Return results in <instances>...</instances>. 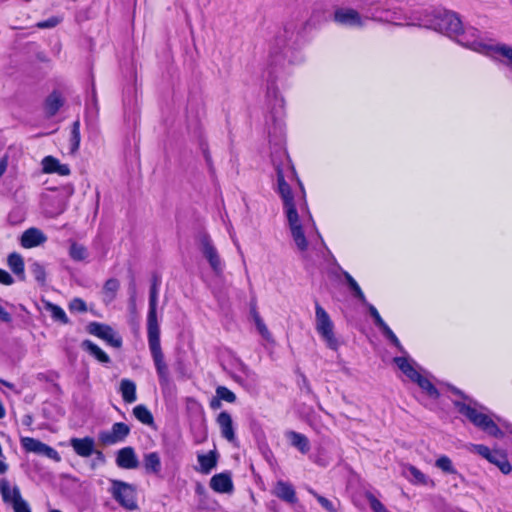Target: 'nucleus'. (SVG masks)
Masks as SVG:
<instances>
[{
	"mask_svg": "<svg viewBox=\"0 0 512 512\" xmlns=\"http://www.w3.org/2000/svg\"><path fill=\"white\" fill-rule=\"evenodd\" d=\"M161 279L157 274L152 276V283L149 292V310L147 315V334L149 349L153 358L159 383L166 386L170 382L169 369L164 360V355L160 344V328L157 320V299L158 288Z\"/></svg>",
	"mask_w": 512,
	"mask_h": 512,
	"instance_id": "obj_1",
	"label": "nucleus"
},
{
	"mask_svg": "<svg viewBox=\"0 0 512 512\" xmlns=\"http://www.w3.org/2000/svg\"><path fill=\"white\" fill-rule=\"evenodd\" d=\"M275 170L278 184L277 191L283 201V207L291 230L292 238L300 251H306L308 248V241L300 223L293 192L290 185L285 180L283 168L279 164H275Z\"/></svg>",
	"mask_w": 512,
	"mask_h": 512,
	"instance_id": "obj_2",
	"label": "nucleus"
},
{
	"mask_svg": "<svg viewBox=\"0 0 512 512\" xmlns=\"http://www.w3.org/2000/svg\"><path fill=\"white\" fill-rule=\"evenodd\" d=\"M427 27L434 29L440 33L446 34L451 38H455L461 45L460 39L473 40L478 37V31L474 28L463 30L462 22L458 15L452 11H437L434 14L431 23Z\"/></svg>",
	"mask_w": 512,
	"mask_h": 512,
	"instance_id": "obj_3",
	"label": "nucleus"
},
{
	"mask_svg": "<svg viewBox=\"0 0 512 512\" xmlns=\"http://www.w3.org/2000/svg\"><path fill=\"white\" fill-rule=\"evenodd\" d=\"M453 404L460 414L487 434L495 438H502L504 436V433L488 415L477 411V409L470 404L458 400L453 401Z\"/></svg>",
	"mask_w": 512,
	"mask_h": 512,
	"instance_id": "obj_4",
	"label": "nucleus"
},
{
	"mask_svg": "<svg viewBox=\"0 0 512 512\" xmlns=\"http://www.w3.org/2000/svg\"><path fill=\"white\" fill-rule=\"evenodd\" d=\"M315 328L329 349L338 350L339 341L334 334V324L326 310L317 302L315 304Z\"/></svg>",
	"mask_w": 512,
	"mask_h": 512,
	"instance_id": "obj_5",
	"label": "nucleus"
},
{
	"mask_svg": "<svg viewBox=\"0 0 512 512\" xmlns=\"http://www.w3.org/2000/svg\"><path fill=\"white\" fill-rule=\"evenodd\" d=\"M459 41L462 46L478 52H483L495 60L498 59V55L502 56L505 59L503 63L512 67V47L506 44L486 45L483 44L479 38H474L473 40H466L462 38Z\"/></svg>",
	"mask_w": 512,
	"mask_h": 512,
	"instance_id": "obj_6",
	"label": "nucleus"
},
{
	"mask_svg": "<svg viewBox=\"0 0 512 512\" xmlns=\"http://www.w3.org/2000/svg\"><path fill=\"white\" fill-rule=\"evenodd\" d=\"M195 239L215 275L220 276L223 273L224 265L210 235L205 230H200Z\"/></svg>",
	"mask_w": 512,
	"mask_h": 512,
	"instance_id": "obj_7",
	"label": "nucleus"
},
{
	"mask_svg": "<svg viewBox=\"0 0 512 512\" xmlns=\"http://www.w3.org/2000/svg\"><path fill=\"white\" fill-rule=\"evenodd\" d=\"M111 493L113 498L124 508L135 510L138 508L136 502V489L132 484L121 480H112Z\"/></svg>",
	"mask_w": 512,
	"mask_h": 512,
	"instance_id": "obj_8",
	"label": "nucleus"
},
{
	"mask_svg": "<svg viewBox=\"0 0 512 512\" xmlns=\"http://www.w3.org/2000/svg\"><path fill=\"white\" fill-rule=\"evenodd\" d=\"M0 493L5 503H11L14 512H31L28 503L22 498L18 486L10 487L6 478L0 480Z\"/></svg>",
	"mask_w": 512,
	"mask_h": 512,
	"instance_id": "obj_9",
	"label": "nucleus"
},
{
	"mask_svg": "<svg viewBox=\"0 0 512 512\" xmlns=\"http://www.w3.org/2000/svg\"><path fill=\"white\" fill-rule=\"evenodd\" d=\"M87 331L90 334L106 341L114 348H120L122 346L123 341L121 336H119L114 329L107 324L91 322L87 326Z\"/></svg>",
	"mask_w": 512,
	"mask_h": 512,
	"instance_id": "obj_10",
	"label": "nucleus"
},
{
	"mask_svg": "<svg viewBox=\"0 0 512 512\" xmlns=\"http://www.w3.org/2000/svg\"><path fill=\"white\" fill-rule=\"evenodd\" d=\"M129 433L130 427L127 424L123 422H117L112 425L111 430L100 432L99 440L104 445H112L124 441Z\"/></svg>",
	"mask_w": 512,
	"mask_h": 512,
	"instance_id": "obj_11",
	"label": "nucleus"
},
{
	"mask_svg": "<svg viewBox=\"0 0 512 512\" xmlns=\"http://www.w3.org/2000/svg\"><path fill=\"white\" fill-rule=\"evenodd\" d=\"M334 20L340 25L362 27L363 20L358 11L352 8H339L334 12Z\"/></svg>",
	"mask_w": 512,
	"mask_h": 512,
	"instance_id": "obj_12",
	"label": "nucleus"
},
{
	"mask_svg": "<svg viewBox=\"0 0 512 512\" xmlns=\"http://www.w3.org/2000/svg\"><path fill=\"white\" fill-rule=\"evenodd\" d=\"M272 493L283 502L294 505L298 502L296 491L293 485L287 481L278 480Z\"/></svg>",
	"mask_w": 512,
	"mask_h": 512,
	"instance_id": "obj_13",
	"label": "nucleus"
},
{
	"mask_svg": "<svg viewBox=\"0 0 512 512\" xmlns=\"http://www.w3.org/2000/svg\"><path fill=\"white\" fill-rule=\"evenodd\" d=\"M210 488L221 494H231L234 490L231 474L229 472H222L215 474L210 479Z\"/></svg>",
	"mask_w": 512,
	"mask_h": 512,
	"instance_id": "obj_14",
	"label": "nucleus"
},
{
	"mask_svg": "<svg viewBox=\"0 0 512 512\" xmlns=\"http://www.w3.org/2000/svg\"><path fill=\"white\" fill-rule=\"evenodd\" d=\"M116 464L122 469H136L139 466V461L134 451V448L128 446L120 449L117 452Z\"/></svg>",
	"mask_w": 512,
	"mask_h": 512,
	"instance_id": "obj_15",
	"label": "nucleus"
},
{
	"mask_svg": "<svg viewBox=\"0 0 512 512\" xmlns=\"http://www.w3.org/2000/svg\"><path fill=\"white\" fill-rule=\"evenodd\" d=\"M46 235L38 228H29L21 236V245L24 248H32L46 242Z\"/></svg>",
	"mask_w": 512,
	"mask_h": 512,
	"instance_id": "obj_16",
	"label": "nucleus"
},
{
	"mask_svg": "<svg viewBox=\"0 0 512 512\" xmlns=\"http://www.w3.org/2000/svg\"><path fill=\"white\" fill-rule=\"evenodd\" d=\"M70 445L75 453L81 457H89L94 453L95 442L91 437L72 438Z\"/></svg>",
	"mask_w": 512,
	"mask_h": 512,
	"instance_id": "obj_17",
	"label": "nucleus"
},
{
	"mask_svg": "<svg viewBox=\"0 0 512 512\" xmlns=\"http://www.w3.org/2000/svg\"><path fill=\"white\" fill-rule=\"evenodd\" d=\"M216 421L220 427L222 437L229 442H234L236 437L231 415L228 412L223 411L217 416Z\"/></svg>",
	"mask_w": 512,
	"mask_h": 512,
	"instance_id": "obj_18",
	"label": "nucleus"
},
{
	"mask_svg": "<svg viewBox=\"0 0 512 512\" xmlns=\"http://www.w3.org/2000/svg\"><path fill=\"white\" fill-rule=\"evenodd\" d=\"M64 105V99L60 92L53 91L47 96L44 102L45 114L48 118H51L57 114L60 108Z\"/></svg>",
	"mask_w": 512,
	"mask_h": 512,
	"instance_id": "obj_19",
	"label": "nucleus"
},
{
	"mask_svg": "<svg viewBox=\"0 0 512 512\" xmlns=\"http://www.w3.org/2000/svg\"><path fill=\"white\" fill-rule=\"evenodd\" d=\"M286 437L290 441V444L298 449L302 454L309 452L310 442L304 434L296 431H288L286 432Z\"/></svg>",
	"mask_w": 512,
	"mask_h": 512,
	"instance_id": "obj_20",
	"label": "nucleus"
},
{
	"mask_svg": "<svg viewBox=\"0 0 512 512\" xmlns=\"http://www.w3.org/2000/svg\"><path fill=\"white\" fill-rule=\"evenodd\" d=\"M197 459L200 465V472L203 474H209L217 465L218 454L216 451H210L207 454H199Z\"/></svg>",
	"mask_w": 512,
	"mask_h": 512,
	"instance_id": "obj_21",
	"label": "nucleus"
},
{
	"mask_svg": "<svg viewBox=\"0 0 512 512\" xmlns=\"http://www.w3.org/2000/svg\"><path fill=\"white\" fill-rule=\"evenodd\" d=\"M143 465L147 473L158 475L161 471V459L157 452L146 453L143 457Z\"/></svg>",
	"mask_w": 512,
	"mask_h": 512,
	"instance_id": "obj_22",
	"label": "nucleus"
},
{
	"mask_svg": "<svg viewBox=\"0 0 512 512\" xmlns=\"http://www.w3.org/2000/svg\"><path fill=\"white\" fill-rule=\"evenodd\" d=\"M120 392L125 403L136 401V384L130 379H122L120 382Z\"/></svg>",
	"mask_w": 512,
	"mask_h": 512,
	"instance_id": "obj_23",
	"label": "nucleus"
},
{
	"mask_svg": "<svg viewBox=\"0 0 512 512\" xmlns=\"http://www.w3.org/2000/svg\"><path fill=\"white\" fill-rule=\"evenodd\" d=\"M82 348L87 351L90 355L95 357L101 363H109L110 357L95 343L91 340H84L81 344Z\"/></svg>",
	"mask_w": 512,
	"mask_h": 512,
	"instance_id": "obj_24",
	"label": "nucleus"
},
{
	"mask_svg": "<svg viewBox=\"0 0 512 512\" xmlns=\"http://www.w3.org/2000/svg\"><path fill=\"white\" fill-rule=\"evenodd\" d=\"M394 362L398 368L413 382L420 377V373L413 367L409 360L405 357H395Z\"/></svg>",
	"mask_w": 512,
	"mask_h": 512,
	"instance_id": "obj_25",
	"label": "nucleus"
},
{
	"mask_svg": "<svg viewBox=\"0 0 512 512\" xmlns=\"http://www.w3.org/2000/svg\"><path fill=\"white\" fill-rule=\"evenodd\" d=\"M8 265L12 272L17 275L20 280H25V273H24V261L20 254L18 253H11L8 256Z\"/></svg>",
	"mask_w": 512,
	"mask_h": 512,
	"instance_id": "obj_26",
	"label": "nucleus"
},
{
	"mask_svg": "<svg viewBox=\"0 0 512 512\" xmlns=\"http://www.w3.org/2000/svg\"><path fill=\"white\" fill-rule=\"evenodd\" d=\"M342 274L353 296L357 298L362 304H367V299L356 280L347 271L342 270Z\"/></svg>",
	"mask_w": 512,
	"mask_h": 512,
	"instance_id": "obj_27",
	"label": "nucleus"
},
{
	"mask_svg": "<svg viewBox=\"0 0 512 512\" xmlns=\"http://www.w3.org/2000/svg\"><path fill=\"white\" fill-rule=\"evenodd\" d=\"M21 445L26 452H32L37 455H42L45 443L32 437H22Z\"/></svg>",
	"mask_w": 512,
	"mask_h": 512,
	"instance_id": "obj_28",
	"label": "nucleus"
},
{
	"mask_svg": "<svg viewBox=\"0 0 512 512\" xmlns=\"http://www.w3.org/2000/svg\"><path fill=\"white\" fill-rule=\"evenodd\" d=\"M490 463L495 464L502 473L509 474L512 470V467L506 457V455L500 453L499 451H493L492 455L488 459Z\"/></svg>",
	"mask_w": 512,
	"mask_h": 512,
	"instance_id": "obj_29",
	"label": "nucleus"
},
{
	"mask_svg": "<svg viewBox=\"0 0 512 512\" xmlns=\"http://www.w3.org/2000/svg\"><path fill=\"white\" fill-rule=\"evenodd\" d=\"M133 415L135 418L145 425H152L154 418L150 410L143 404L137 405L133 408Z\"/></svg>",
	"mask_w": 512,
	"mask_h": 512,
	"instance_id": "obj_30",
	"label": "nucleus"
},
{
	"mask_svg": "<svg viewBox=\"0 0 512 512\" xmlns=\"http://www.w3.org/2000/svg\"><path fill=\"white\" fill-rule=\"evenodd\" d=\"M119 287L120 283L117 279H108L103 286L104 301L107 303L112 302L116 297Z\"/></svg>",
	"mask_w": 512,
	"mask_h": 512,
	"instance_id": "obj_31",
	"label": "nucleus"
},
{
	"mask_svg": "<svg viewBox=\"0 0 512 512\" xmlns=\"http://www.w3.org/2000/svg\"><path fill=\"white\" fill-rule=\"evenodd\" d=\"M81 134H80V121L77 119L72 123L70 133V153L75 154L80 146Z\"/></svg>",
	"mask_w": 512,
	"mask_h": 512,
	"instance_id": "obj_32",
	"label": "nucleus"
},
{
	"mask_svg": "<svg viewBox=\"0 0 512 512\" xmlns=\"http://www.w3.org/2000/svg\"><path fill=\"white\" fill-rule=\"evenodd\" d=\"M69 256L74 261H83L87 258L88 252L86 247L83 245L77 242H72L69 248Z\"/></svg>",
	"mask_w": 512,
	"mask_h": 512,
	"instance_id": "obj_33",
	"label": "nucleus"
},
{
	"mask_svg": "<svg viewBox=\"0 0 512 512\" xmlns=\"http://www.w3.org/2000/svg\"><path fill=\"white\" fill-rule=\"evenodd\" d=\"M29 271L34 276L35 280L40 284L44 285L46 282V270L45 267L37 261H33L29 265Z\"/></svg>",
	"mask_w": 512,
	"mask_h": 512,
	"instance_id": "obj_34",
	"label": "nucleus"
},
{
	"mask_svg": "<svg viewBox=\"0 0 512 512\" xmlns=\"http://www.w3.org/2000/svg\"><path fill=\"white\" fill-rule=\"evenodd\" d=\"M418 386L425 391L430 397L437 399L440 396L438 389L425 377L420 375L416 382Z\"/></svg>",
	"mask_w": 512,
	"mask_h": 512,
	"instance_id": "obj_35",
	"label": "nucleus"
},
{
	"mask_svg": "<svg viewBox=\"0 0 512 512\" xmlns=\"http://www.w3.org/2000/svg\"><path fill=\"white\" fill-rule=\"evenodd\" d=\"M406 472L409 473V476L408 477H411L410 478V481L415 483V484H422V485H425L428 483V478L427 476L422 473L418 468H416L415 466H412V465H409L407 468H406Z\"/></svg>",
	"mask_w": 512,
	"mask_h": 512,
	"instance_id": "obj_36",
	"label": "nucleus"
},
{
	"mask_svg": "<svg viewBox=\"0 0 512 512\" xmlns=\"http://www.w3.org/2000/svg\"><path fill=\"white\" fill-rule=\"evenodd\" d=\"M48 310L51 312V316L55 321H59L62 324H68L69 319L65 311L56 304H48Z\"/></svg>",
	"mask_w": 512,
	"mask_h": 512,
	"instance_id": "obj_37",
	"label": "nucleus"
},
{
	"mask_svg": "<svg viewBox=\"0 0 512 512\" xmlns=\"http://www.w3.org/2000/svg\"><path fill=\"white\" fill-rule=\"evenodd\" d=\"M308 492L313 495L317 501L319 502V504L327 511V512H338L337 508L335 507V505L333 504L332 501H330L329 499H327L326 497L318 494L315 490L313 489H308Z\"/></svg>",
	"mask_w": 512,
	"mask_h": 512,
	"instance_id": "obj_38",
	"label": "nucleus"
},
{
	"mask_svg": "<svg viewBox=\"0 0 512 512\" xmlns=\"http://www.w3.org/2000/svg\"><path fill=\"white\" fill-rule=\"evenodd\" d=\"M435 466L439 469H441L445 473L454 474L456 473V470L452 464V461L449 457L443 455L439 457L436 462Z\"/></svg>",
	"mask_w": 512,
	"mask_h": 512,
	"instance_id": "obj_39",
	"label": "nucleus"
},
{
	"mask_svg": "<svg viewBox=\"0 0 512 512\" xmlns=\"http://www.w3.org/2000/svg\"><path fill=\"white\" fill-rule=\"evenodd\" d=\"M383 335L402 353H405L403 346L401 345L399 339L395 335V333L390 329V327L386 324L382 328H380Z\"/></svg>",
	"mask_w": 512,
	"mask_h": 512,
	"instance_id": "obj_40",
	"label": "nucleus"
},
{
	"mask_svg": "<svg viewBox=\"0 0 512 512\" xmlns=\"http://www.w3.org/2000/svg\"><path fill=\"white\" fill-rule=\"evenodd\" d=\"M216 395L220 400L226 401L228 403H234L236 401L235 393L225 386H218L216 388Z\"/></svg>",
	"mask_w": 512,
	"mask_h": 512,
	"instance_id": "obj_41",
	"label": "nucleus"
},
{
	"mask_svg": "<svg viewBox=\"0 0 512 512\" xmlns=\"http://www.w3.org/2000/svg\"><path fill=\"white\" fill-rule=\"evenodd\" d=\"M370 508L374 512H389L387 508L370 492H367L365 495Z\"/></svg>",
	"mask_w": 512,
	"mask_h": 512,
	"instance_id": "obj_42",
	"label": "nucleus"
},
{
	"mask_svg": "<svg viewBox=\"0 0 512 512\" xmlns=\"http://www.w3.org/2000/svg\"><path fill=\"white\" fill-rule=\"evenodd\" d=\"M59 164L60 162L53 156H46L42 161L43 171L45 173H55Z\"/></svg>",
	"mask_w": 512,
	"mask_h": 512,
	"instance_id": "obj_43",
	"label": "nucleus"
},
{
	"mask_svg": "<svg viewBox=\"0 0 512 512\" xmlns=\"http://www.w3.org/2000/svg\"><path fill=\"white\" fill-rule=\"evenodd\" d=\"M371 315V317L374 320V324L380 329L384 325H386L385 321L382 319L381 315L379 314L378 310L375 308L374 305L367 302V304H364Z\"/></svg>",
	"mask_w": 512,
	"mask_h": 512,
	"instance_id": "obj_44",
	"label": "nucleus"
},
{
	"mask_svg": "<svg viewBox=\"0 0 512 512\" xmlns=\"http://www.w3.org/2000/svg\"><path fill=\"white\" fill-rule=\"evenodd\" d=\"M69 309L70 311L72 312H80V313H83V312H86L87 311V305L85 303L84 300H82L81 298H74L70 303H69Z\"/></svg>",
	"mask_w": 512,
	"mask_h": 512,
	"instance_id": "obj_45",
	"label": "nucleus"
},
{
	"mask_svg": "<svg viewBox=\"0 0 512 512\" xmlns=\"http://www.w3.org/2000/svg\"><path fill=\"white\" fill-rule=\"evenodd\" d=\"M471 451L476 452L480 456H482L485 459H489L492 455L493 451H491L487 446L482 444H472L471 445Z\"/></svg>",
	"mask_w": 512,
	"mask_h": 512,
	"instance_id": "obj_46",
	"label": "nucleus"
},
{
	"mask_svg": "<svg viewBox=\"0 0 512 512\" xmlns=\"http://www.w3.org/2000/svg\"><path fill=\"white\" fill-rule=\"evenodd\" d=\"M42 456H46L47 458L52 459L55 462L61 461V457H60L59 453L54 448L50 447L47 444L45 445V447L43 449Z\"/></svg>",
	"mask_w": 512,
	"mask_h": 512,
	"instance_id": "obj_47",
	"label": "nucleus"
},
{
	"mask_svg": "<svg viewBox=\"0 0 512 512\" xmlns=\"http://www.w3.org/2000/svg\"><path fill=\"white\" fill-rule=\"evenodd\" d=\"M13 282V277L6 270L0 268V283L4 285H11Z\"/></svg>",
	"mask_w": 512,
	"mask_h": 512,
	"instance_id": "obj_48",
	"label": "nucleus"
},
{
	"mask_svg": "<svg viewBox=\"0 0 512 512\" xmlns=\"http://www.w3.org/2000/svg\"><path fill=\"white\" fill-rule=\"evenodd\" d=\"M128 292H129V303L134 304V301L136 299V283H135V279L133 277L131 278V281L129 283Z\"/></svg>",
	"mask_w": 512,
	"mask_h": 512,
	"instance_id": "obj_49",
	"label": "nucleus"
},
{
	"mask_svg": "<svg viewBox=\"0 0 512 512\" xmlns=\"http://www.w3.org/2000/svg\"><path fill=\"white\" fill-rule=\"evenodd\" d=\"M70 167L67 165V164H59L57 166V170L55 171V173L61 175V176H67L70 174Z\"/></svg>",
	"mask_w": 512,
	"mask_h": 512,
	"instance_id": "obj_50",
	"label": "nucleus"
},
{
	"mask_svg": "<svg viewBox=\"0 0 512 512\" xmlns=\"http://www.w3.org/2000/svg\"><path fill=\"white\" fill-rule=\"evenodd\" d=\"M258 332L261 334V336L267 340V341H272V335L271 333L269 332L268 328L266 325H263L261 326L260 328H257Z\"/></svg>",
	"mask_w": 512,
	"mask_h": 512,
	"instance_id": "obj_51",
	"label": "nucleus"
},
{
	"mask_svg": "<svg viewBox=\"0 0 512 512\" xmlns=\"http://www.w3.org/2000/svg\"><path fill=\"white\" fill-rule=\"evenodd\" d=\"M58 24V20L55 19V18H52V19H48L46 21H43V22H40L38 24V27L40 28H51V27H54Z\"/></svg>",
	"mask_w": 512,
	"mask_h": 512,
	"instance_id": "obj_52",
	"label": "nucleus"
},
{
	"mask_svg": "<svg viewBox=\"0 0 512 512\" xmlns=\"http://www.w3.org/2000/svg\"><path fill=\"white\" fill-rule=\"evenodd\" d=\"M221 406V400L217 397V398H213L211 401H210V407L212 409H218L220 408Z\"/></svg>",
	"mask_w": 512,
	"mask_h": 512,
	"instance_id": "obj_53",
	"label": "nucleus"
},
{
	"mask_svg": "<svg viewBox=\"0 0 512 512\" xmlns=\"http://www.w3.org/2000/svg\"><path fill=\"white\" fill-rule=\"evenodd\" d=\"M33 422V418L31 415H25L22 419V423L25 425V426H30Z\"/></svg>",
	"mask_w": 512,
	"mask_h": 512,
	"instance_id": "obj_54",
	"label": "nucleus"
},
{
	"mask_svg": "<svg viewBox=\"0 0 512 512\" xmlns=\"http://www.w3.org/2000/svg\"><path fill=\"white\" fill-rule=\"evenodd\" d=\"M451 390H452V392H453L454 394H457V395L461 396L463 399H469V398H468V397H467V396H466V395H465L461 390H459L458 388H456V387H452V388H451Z\"/></svg>",
	"mask_w": 512,
	"mask_h": 512,
	"instance_id": "obj_55",
	"label": "nucleus"
},
{
	"mask_svg": "<svg viewBox=\"0 0 512 512\" xmlns=\"http://www.w3.org/2000/svg\"><path fill=\"white\" fill-rule=\"evenodd\" d=\"M8 470V465L0 460V474H4Z\"/></svg>",
	"mask_w": 512,
	"mask_h": 512,
	"instance_id": "obj_56",
	"label": "nucleus"
},
{
	"mask_svg": "<svg viewBox=\"0 0 512 512\" xmlns=\"http://www.w3.org/2000/svg\"><path fill=\"white\" fill-rule=\"evenodd\" d=\"M6 170V162L3 160H0V177L4 174Z\"/></svg>",
	"mask_w": 512,
	"mask_h": 512,
	"instance_id": "obj_57",
	"label": "nucleus"
},
{
	"mask_svg": "<svg viewBox=\"0 0 512 512\" xmlns=\"http://www.w3.org/2000/svg\"><path fill=\"white\" fill-rule=\"evenodd\" d=\"M0 383L3 384L4 386H6L9 389H14L15 388L14 384H12V383H10L8 381L0 379Z\"/></svg>",
	"mask_w": 512,
	"mask_h": 512,
	"instance_id": "obj_58",
	"label": "nucleus"
},
{
	"mask_svg": "<svg viewBox=\"0 0 512 512\" xmlns=\"http://www.w3.org/2000/svg\"><path fill=\"white\" fill-rule=\"evenodd\" d=\"M256 328H260L261 326L265 325L261 317H256L255 321Z\"/></svg>",
	"mask_w": 512,
	"mask_h": 512,
	"instance_id": "obj_59",
	"label": "nucleus"
},
{
	"mask_svg": "<svg viewBox=\"0 0 512 512\" xmlns=\"http://www.w3.org/2000/svg\"><path fill=\"white\" fill-rule=\"evenodd\" d=\"M302 380H303V385H306L307 390L310 391V387L308 385L307 378L304 375H302Z\"/></svg>",
	"mask_w": 512,
	"mask_h": 512,
	"instance_id": "obj_60",
	"label": "nucleus"
},
{
	"mask_svg": "<svg viewBox=\"0 0 512 512\" xmlns=\"http://www.w3.org/2000/svg\"><path fill=\"white\" fill-rule=\"evenodd\" d=\"M252 314H253V318H254V321H256V317H260V315L258 314V312L255 310V308L252 309Z\"/></svg>",
	"mask_w": 512,
	"mask_h": 512,
	"instance_id": "obj_61",
	"label": "nucleus"
},
{
	"mask_svg": "<svg viewBox=\"0 0 512 512\" xmlns=\"http://www.w3.org/2000/svg\"><path fill=\"white\" fill-rule=\"evenodd\" d=\"M129 307H130L131 310L134 311L136 309V300L134 301V304H130L129 303Z\"/></svg>",
	"mask_w": 512,
	"mask_h": 512,
	"instance_id": "obj_62",
	"label": "nucleus"
},
{
	"mask_svg": "<svg viewBox=\"0 0 512 512\" xmlns=\"http://www.w3.org/2000/svg\"><path fill=\"white\" fill-rule=\"evenodd\" d=\"M370 18H371V19H374V20L379 19V18L375 15V13H372Z\"/></svg>",
	"mask_w": 512,
	"mask_h": 512,
	"instance_id": "obj_63",
	"label": "nucleus"
},
{
	"mask_svg": "<svg viewBox=\"0 0 512 512\" xmlns=\"http://www.w3.org/2000/svg\"><path fill=\"white\" fill-rule=\"evenodd\" d=\"M205 158H206V160H207L208 162L210 161V156H209V154H208V153H205Z\"/></svg>",
	"mask_w": 512,
	"mask_h": 512,
	"instance_id": "obj_64",
	"label": "nucleus"
}]
</instances>
